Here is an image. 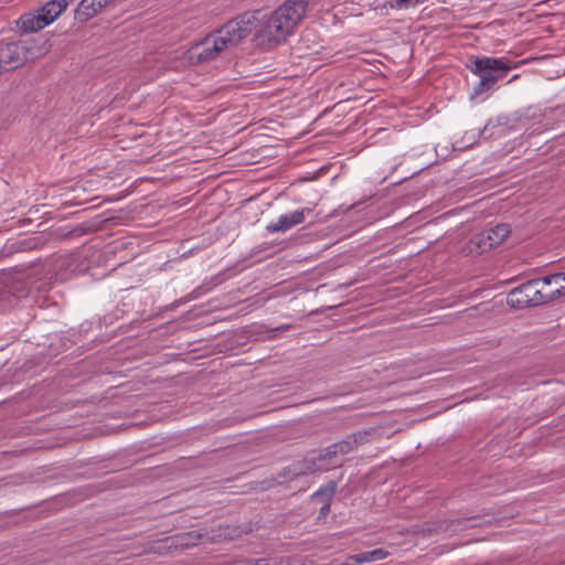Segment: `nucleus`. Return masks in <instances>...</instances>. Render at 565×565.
Returning a JSON list of instances; mask_svg holds the SVG:
<instances>
[{
  "instance_id": "1",
  "label": "nucleus",
  "mask_w": 565,
  "mask_h": 565,
  "mask_svg": "<svg viewBox=\"0 0 565 565\" xmlns=\"http://www.w3.org/2000/svg\"><path fill=\"white\" fill-rule=\"evenodd\" d=\"M307 7L308 0H286L270 14L257 17L244 13L227 22L216 33L224 40L226 49L237 45L253 31L259 45L273 47L292 34L302 21Z\"/></svg>"
},
{
  "instance_id": "2",
  "label": "nucleus",
  "mask_w": 565,
  "mask_h": 565,
  "mask_svg": "<svg viewBox=\"0 0 565 565\" xmlns=\"http://www.w3.org/2000/svg\"><path fill=\"white\" fill-rule=\"evenodd\" d=\"M565 280V273H556L543 278L529 280L514 288L507 296V305L511 308L539 306L565 297V286L550 290L551 285Z\"/></svg>"
},
{
  "instance_id": "3",
  "label": "nucleus",
  "mask_w": 565,
  "mask_h": 565,
  "mask_svg": "<svg viewBox=\"0 0 565 565\" xmlns=\"http://www.w3.org/2000/svg\"><path fill=\"white\" fill-rule=\"evenodd\" d=\"M512 68L505 57L477 56L471 60L470 71L479 77L473 88V96L491 89L498 81L502 79Z\"/></svg>"
},
{
  "instance_id": "4",
  "label": "nucleus",
  "mask_w": 565,
  "mask_h": 565,
  "mask_svg": "<svg viewBox=\"0 0 565 565\" xmlns=\"http://www.w3.org/2000/svg\"><path fill=\"white\" fill-rule=\"evenodd\" d=\"M510 226L508 224H497L476 235H473L467 244V250L471 254H482L494 246L500 245L510 235Z\"/></svg>"
},
{
  "instance_id": "5",
  "label": "nucleus",
  "mask_w": 565,
  "mask_h": 565,
  "mask_svg": "<svg viewBox=\"0 0 565 565\" xmlns=\"http://www.w3.org/2000/svg\"><path fill=\"white\" fill-rule=\"evenodd\" d=\"M224 50H226L225 42L215 31L192 45L186 52V56L192 64L207 63L216 58Z\"/></svg>"
},
{
  "instance_id": "6",
  "label": "nucleus",
  "mask_w": 565,
  "mask_h": 565,
  "mask_svg": "<svg viewBox=\"0 0 565 565\" xmlns=\"http://www.w3.org/2000/svg\"><path fill=\"white\" fill-rule=\"evenodd\" d=\"M30 42L19 41L0 44V62L4 71L19 67L30 58L36 57Z\"/></svg>"
},
{
  "instance_id": "7",
  "label": "nucleus",
  "mask_w": 565,
  "mask_h": 565,
  "mask_svg": "<svg viewBox=\"0 0 565 565\" xmlns=\"http://www.w3.org/2000/svg\"><path fill=\"white\" fill-rule=\"evenodd\" d=\"M310 212V209H301L288 214H282L277 218V221L269 223L266 226V230L269 233L286 232L289 228L303 223L306 215Z\"/></svg>"
},
{
  "instance_id": "8",
  "label": "nucleus",
  "mask_w": 565,
  "mask_h": 565,
  "mask_svg": "<svg viewBox=\"0 0 565 565\" xmlns=\"http://www.w3.org/2000/svg\"><path fill=\"white\" fill-rule=\"evenodd\" d=\"M68 0H51L46 2L41 9H39L38 11L41 19L44 20L45 26L54 22L68 7Z\"/></svg>"
},
{
  "instance_id": "9",
  "label": "nucleus",
  "mask_w": 565,
  "mask_h": 565,
  "mask_svg": "<svg viewBox=\"0 0 565 565\" xmlns=\"http://www.w3.org/2000/svg\"><path fill=\"white\" fill-rule=\"evenodd\" d=\"M19 30L28 32H36L45 28L44 20L41 19L39 11L28 12L21 15L17 21Z\"/></svg>"
},
{
  "instance_id": "10",
  "label": "nucleus",
  "mask_w": 565,
  "mask_h": 565,
  "mask_svg": "<svg viewBox=\"0 0 565 565\" xmlns=\"http://www.w3.org/2000/svg\"><path fill=\"white\" fill-rule=\"evenodd\" d=\"M103 9L99 0H82L75 11V17L84 22L98 14Z\"/></svg>"
},
{
  "instance_id": "11",
  "label": "nucleus",
  "mask_w": 565,
  "mask_h": 565,
  "mask_svg": "<svg viewBox=\"0 0 565 565\" xmlns=\"http://www.w3.org/2000/svg\"><path fill=\"white\" fill-rule=\"evenodd\" d=\"M242 565H291L290 559L286 557L257 558L245 561Z\"/></svg>"
},
{
  "instance_id": "12",
  "label": "nucleus",
  "mask_w": 565,
  "mask_h": 565,
  "mask_svg": "<svg viewBox=\"0 0 565 565\" xmlns=\"http://www.w3.org/2000/svg\"><path fill=\"white\" fill-rule=\"evenodd\" d=\"M349 450V443H342V444H338V445H333L327 452V455H337L339 451L340 452H347Z\"/></svg>"
},
{
  "instance_id": "13",
  "label": "nucleus",
  "mask_w": 565,
  "mask_h": 565,
  "mask_svg": "<svg viewBox=\"0 0 565 565\" xmlns=\"http://www.w3.org/2000/svg\"><path fill=\"white\" fill-rule=\"evenodd\" d=\"M374 562L384 559L388 556V552L383 548H375L371 551Z\"/></svg>"
},
{
  "instance_id": "14",
  "label": "nucleus",
  "mask_w": 565,
  "mask_h": 565,
  "mask_svg": "<svg viewBox=\"0 0 565 565\" xmlns=\"http://www.w3.org/2000/svg\"><path fill=\"white\" fill-rule=\"evenodd\" d=\"M351 559H352L355 564L369 563L366 552H363V553H360V554L353 555V556L351 557Z\"/></svg>"
},
{
  "instance_id": "15",
  "label": "nucleus",
  "mask_w": 565,
  "mask_h": 565,
  "mask_svg": "<svg viewBox=\"0 0 565 565\" xmlns=\"http://www.w3.org/2000/svg\"><path fill=\"white\" fill-rule=\"evenodd\" d=\"M330 511V505L328 503L323 504L321 508V514H327Z\"/></svg>"
},
{
  "instance_id": "16",
  "label": "nucleus",
  "mask_w": 565,
  "mask_h": 565,
  "mask_svg": "<svg viewBox=\"0 0 565 565\" xmlns=\"http://www.w3.org/2000/svg\"><path fill=\"white\" fill-rule=\"evenodd\" d=\"M563 282H565V280H561V281L558 282V285H554V284H553V285H551L550 290H555V289H556V288H558L559 286H564V285H563Z\"/></svg>"
},
{
  "instance_id": "17",
  "label": "nucleus",
  "mask_w": 565,
  "mask_h": 565,
  "mask_svg": "<svg viewBox=\"0 0 565 565\" xmlns=\"http://www.w3.org/2000/svg\"><path fill=\"white\" fill-rule=\"evenodd\" d=\"M162 543L164 544V547H171V545H172V543H173V542H171V543H170V540H169V539H167V540H166V541H163Z\"/></svg>"
},
{
  "instance_id": "18",
  "label": "nucleus",
  "mask_w": 565,
  "mask_h": 565,
  "mask_svg": "<svg viewBox=\"0 0 565 565\" xmlns=\"http://www.w3.org/2000/svg\"><path fill=\"white\" fill-rule=\"evenodd\" d=\"M369 563L374 562L371 551L366 552Z\"/></svg>"
},
{
  "instance_id": "19",
  "label": "nucleus",
  "mask_w": 565,
  "mask_h": 565,
  "mask_svg": "<svg viewBox=\"0 0 565 565\" xmlns=\"http://www.w3.org/2000/svg\"><path fill=\"white\" fill-rule=\"evenodd\" d=\"M319 495H320V494H319V492H316V493L313 494V498H318Z\"/></svg>"
}]
</instances>
